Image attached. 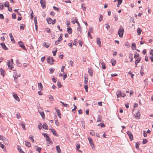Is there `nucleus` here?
<instances>
[{
    "instance_id": "obj_1",
    "label": "nucleus",
    "mask_w": 153,
    "mask_h": 153,
    "mask_svg": "<svg viewBox=\"0 0 153 153\" xmlns=\"http://www.w3.org/2000/svg\"><path fill=\"white\" fill-rule=\"evenodd\" d=\"M42 135H43L45 137H46V141H48V143H47V146H49L50 144H51L52 143V141L51 140V138L49 137V136H48L47 134L43 133Z\"/></svg>"
},
{
    "instance_id": "obj_2",
    "label": "nucleus",
    "mask_w": 153,
    "mask_h": 153,
    "mask_svg": "<svg viewBox=\"0 0 153 153\" xmlns=\"http://www.w3.org/2000/svg\"><path fill=\"white\" fill-rule=\"evenodd\" d=\"M124 32V29L123 27H120L118 30V34L119 36L120 37H122L123 36Z\"/></svg>"
},
{
    "instance_id": "obj_3",
    "label": "nucleus",
    "mask_w": 153,
    "mask_h": 153,
    "mask_svg": "<svg viewBox=\"0 0 153 153\" xmlns=\"http://www.w3.org/2000/svg\"><path fill=\"white\" fill-rule=\"evenodd\" d=\"M53 61H54V60L53 59L52 57H49L47 58V62L51 64H53Z\"/></svg>"
},
{
    "instance_id": "obj_4",
    "label": "nucleus",
    "mask_w": 153,
    "mask_h": 153,
    "mask_svg": "<svg viewBox=\"0 0 153 153\" xmlns=\"http://www.w3.org/2000/svg\"><path fill=\"white\" fill-rule=\"evenodd\" d=\"M18 44L19 46L21 47L22 49L24 50H26V49L25 48V46L23 44V43L21 41H20L18 42Z\"/></svg>"
},
{
    "instance_id": "obj_5",
    "label": "nucleus",
    "mask_w": 153,
    "mask_h": 153,
    "mask_svg": "<svg viewBox=\"0 0 153 153\" xmlns=\"http://www.w3.org/2000/svg\"><path fill=\"white\" fill-rule=\"evenodd\" d=\"M89 143L90 144V145L92 147V149H93L94 148V145L93 143V142L92 140V139L91 138V137H89L88 138Z\"/></svg>"
},
{
    "instance_id": "obj_6",
    "label": "nucleus",
    "mask_w": 153,
    "mask_h": 153,
    "mask_svg": "<svg viewBox=\"0 0 153 153\" xmlns=\"http://www.w3.org/2000/svg\"><path fill=\"white\" fill-rule=\"evenodd\" d=\"M40 3L41 4V6L43 8H44L45 7L46 3L45 0H41L40 1Z\"/></svg>"
},
{
    "instance_id": "obj_7",
    "label": "nucleus",
    "mask_w": 153,
    "mask_h": 153,
    "mask_svg": "<svg viewBox=\"0 0 153 153\" xmlns=\"http://www.w3.org/2000/svg\"><path fill=\"white\" fill-rule=\"evenodd\" d=\"M140 113L139 111H137L135 114L134 115V117L136 119H139L140 117Z\"/></svg>"
},
{
    "instance_id": "obj_8",
    "label": "nucleus",
    "mask_w": 153,
    "mask_h": 153,
    "mask_svg": "<svg viewBox=\"0 0 153 153\" xmlns=\"http://www.w3.org/2000/svg\"><path fill=\"white\" fill-rule=\"evenodd\" d=\"M127 134L128 136H129V137L131 140H132L133 139V136L132 134L131 133V131H128L127 132Z\"/></svg>"
},
{
    "instance_id": "obj_9",
    "label": "nucleus",
    "mask_w": 153,
    "mask_h": 153,
    "mask_svg": "<svg viewBox=\"0 0 153 153\" xmlns=\"http://www.w3.org/2000/svg\"><path fill=\"white\" fill-rule=\"evenodd\" d=\"M7 65L8 66L9 69L11 70H12L13 68V66L12 65V63H11V62L10 61H9L7 62Z\"/></svg>"
},
{
    "instance_id": "obj_10",
    "label": "nucleus",
    "mask_w": 153,
    "mask_h": 153,
    "mask_svg": "<svg viewBox=\"0 0 153 153\" xmlns=\"http://www.w3.org/2000/svg\"><path fill=\"white\" fill-rule=\"evenodd\" d=\"M56 111V112L57 113L58 117L60 118H61V115L60 112V111L59 109H57L56 108H55Z\"/></svg>"
},
{
    "instance_id": "obj_11",
    "label": "nucleus",
    "mask_w": 153,
    "mask_h": 153,
    "mask_svg": "<svg viewBox=\"0 0 153 153\" xmlns=\"http://www.w3.org/2000/svg\"><path fill=\"white\" fill-rule=\"evenodd\" d=\"M97 43L99 45V47H101V42L100 40V39L99 38H97Z\"/></svg>"
},
{
    "instance_id": "obj_12",
    "label": "nucleus",
    "mask_w": 153,
    "mask_h": 153,
    "mask_svg": "<svg viewBox=\"0 0 153 153\" xmlns=\"http://www.w3.org/2000/svg\"><path fill=\"white\" fill-rule=\"evenodd\" d=\"M9 36L11 39V41L13 43H15V41L11 33H10L9 34Z\"/></svg>"
},
{
    "instance_id": "obj_13",
    "label": "nucleus",
    "mask_w": 153,
    "mask_h": 153,
    "mask_svg": "<svg viewBox=\"0 0 153 153\" xmlns=\"http://www.w3.org/2000/svg\"><path fill=\"white\" fill-rule=\"evenodd\" d=\"M116 94L117 95V97H121L122 96V94L121 93V92L120 91H118L116 92Z\"/></svg>"
},
{
    "instance_id": "obj_14",
    "label": "nucleus",
    "mask_w": 153,
    "mask_h": 153,
    "mask_svg": "<svg viewBox=\"0 0 153 153\" xmlns=\"http://www.w3.org/2000/svg\"><path fill=\"white\" fill-rule=\"evenodd\" d=\"M1 45V46L2 48L5 50H8V48L6 47L5 44L4 43H2L0 44Z\"/></svg>"
},
{
    "instance_id": "obj_15",
    "label": "nucleus",
    "mask_w": 153,
    "mask_h": 153,
    "mask_svg": "<svg viewBox=\"0 0 153 153\" xmlns=\"http://www.w3.org/2000/svg\"><path fill=\"white\" fill-rule=\"evenodd\" d=\"M13 96L15 99L18 101H20V99L17 94H13Z\"/></svg>"
},
{
    "instance_id": "obj_16",
    "label": "nucleus",
    "mask_w": 153,
    "mask_h": 153,
    "mask_svg": "<svg viewBox=\"0 0 153 153\" xmlns=\"http://www.w3.org/2000/svg\"><path fill=\"white\" fill-rule=\"evenodd\" d=\"M34 148L36 149V151L38 152L39 153H40V151L41 150V148L36 146H34Z\"/></svg>"
},
{
    "instance_id": "obj_17",
    "label": "nucleus",
    "mask_w": 153,
    "mask_h": 153,
    "mask_svg": "<svg viewBox=\"0 0 153 153\" xmlns=\"http://www.w3.org/2000/svg\"><path fill=\"white\" fill-rule=\"evenodd\" d=\"M88 72L91 76H93V71L92 69H89L88 70Z\"/></svg>"
},
{
    "instance_id": "obj_18",
    "label": "nucleus",
    "mask_w": 153,
    "mask_h": 153,
    "mask_svg": "<svg viewBox=\"0 0 153 153\" xmlns=\"http://www.w3.org/2000/svg\"><path fill=\"white\" fill-rule=\"evenodd\" d=\"M51 130H52L51 131L52 132L54 135H55L56 136H58V134L57 133L56 131L53 128L52 129H51Z\"/></svg>"
},
{
    "instance_id": "obj_19",
    "label": "nucleus",
    "mask_w": 153,
    "mask_h": 153,
    "mask_svg": "<svg viewBox=\"0 0 153 153\" xmlns=\"http://www.w3.org/2000/svg\"><path fill=\"white\" fill-rule=\"evenodd\" d=\"M67 31L69 34H71L72 33V30L69 26H68L67 28Z\"/></svg>"
},
{
    "instance_id": "obj_20",
    "label": "nucleus",
    "mask_w": 153,
    "mask_h": 153,
    "mask_svg": "<svg viewBox=\"0 0 153 153\" xmlns=\"http://www.w3.org/2000/svg\"><path fill=\"white\" fill-rule=\"evenodd\" d=\"M38 85L39 88L40 90H42L43 89V87L41 82L39 83Z\"/></svg>"
},
{
    "instance_id": "obj_21",
    "label": "nucleus",
    "mask_w": 153,
    "mask_h": 153,
    "mask_svg": "<svg viewBox=\"0 0 153 153\" xmlns=\"http://www.w3.org/2000/svg\"><path fill=\"white\" fill-rule=\"evenodd\" d=\"M43 128L45 129H48V126L46 123H44L43 125Z\"/></svg>"
},
{
    "instance_id": "obj_22",
    "label": "nucleus",
    "mask_w": 153,
    "mask_h": 153,
    "mask_svg": "<svg viewBox=\"0 0 153 153\" xmlns=\"http://www.w3.org/2000/svg\"><path fill=\"white\" fill-rule=\"evenodd\" d=\"M56 150L58 153H61V151L59 146H56Z\"/></svg>"
},
{
    "instance_id": "obj_23",
    "label": "nucleus",
    "mask_w": 153,
    "mask_h": 153,
    "mask_svg": "<svg viewBox=\"0 0 153 153\" xmlns=\"http://www.w3.org/2000/svg\"><path fill=\"white\" fill-rule=\"evenodd\" d=\"M47 21L48 24H52V20L51 18H48L47 19Z\"/></svg>"
},
{
    "instance_id": "obj_24",
    "label": "nucleus",
    "mask_w": 153,
    "mask_h": 153,
    "mask_svg": "<svg viewBox=\"0 0 153 153\" xmlns=\"http://www.w3.org/2000/svg\"><path fill=\"white\" fill-rule=\"evenodd\" d=\"M0 71L1 73V74L3 76H4V74H5V72L4 70H3L2 68H1L0 69Z\"/></svg>"
},
{
    "instance_id": "obj_25",
    "label": "nucleus",
    "mask_w": 153,
    "mask_h": 153,
    "mask_svg": "<svg viewBox=\"0 0 153 153\" xmlns=\"http://www.w3.org/2000/svg\"><path fill=\"white\" fill-rule=\"evenodd\" d=\"M132 49L133 50H135L136 49V44L135 43L133 42L132 44Z\"/></svg>"
},
{
    "instance_id": "obj_26",
    "label": "nucleus",
    "mask_w": 153,
    "mask_h": 153,
    "mask_svg": "<svg viewBox=\"0 0 153 153\" xmlns=\"http://www.w3.org/2000/svg\"><path fill=\"white\" fill-rule=\"evenodd\" d=\"M102 120L101 116L100 115H98L97 118V122H100Z\"/></svg>"
},
{
    "instance_id": "obj_27",
    "label": "nucleus",
    "mask_w": 153,
    "mask_h": 153,
    "mask_svg": "<svg viewBox=\"0 0 153 153\" xmlns=\"http://www.w3.org/2000/svg\"><path fill=\"white\" fill-rule=\"evenodd\" d=\"M141 29L140 28H138L137 29V33L138 35H140L141 33Z\"/></svg>"
},
{
    "instance_id": "obj_28",
    "label": "nucleus",
    "mask_w": 153,
    "mask_h": 153,
    "mask_svg": "<svg viewBox=\"0 0 153 153\" xmlns=\"http://www.w3.org/2000/svg\"><path fill=\"white\" fill-rule=\"evenodd\" d=\"M4 7L9 8V3L7 1H6L4 4Z\"/></svg>"
},
{
    "instance_id": "obj_29",
    "label": "nucleus",
    "mask_w": 153,
    "mask_h": 153,
    "mask_svg": "<svg viewBox=\"0 0 153 153\" xmlns=\"http://www.w3.org/2000/svg\"><path fill=\"white\" fill-rule=\"evenodd\" d=\"M0 146L1 148L3 149L4 151L6 150V148L4 145L0 143Z\"/></svg>"
},
{
    "instance_id": "obj_30",
    "label": "nucleus",
    "mask_w": 153,
    "mask_h": 153,
    "mask_svg": "<svg viewBox=\"0 0 153 153\" xmlns=\"http://www.w3.org/2000/svg\"><path fill=\"white\" fill-rule=\"evenodd\" d=\"M60 103H61L63 105L66 107L69 108V105L68 104H65L64 102H62V101H60Z\"/></svg>"
},
{
    "instance_id": "obj_31",
    "label": "nucleus",
    "mask_w": 153,
    "mask_h": 153,
    "mask_svg": "<svg viewBox=\"0 0 153 153\" xmlns=\"http://www.w3.org/2000/svg\"><path fill=\"white\" fill-rule=\"evenodd\" d=\"M44 44L43 46L46 48H48L49 47L50 45L48 43H44Z\"/></svg>"
},
{
    "instance_id": "obj_32",
    "label": "nucleus",
    "mask_w": 153,
    "mask_h": 153,
    "mask_svg": "<svg viewBox=\"0 0 153 153\" xmlns=\"http://www.w3.org/2000/svg\"><path fill=\"white\" fill-rule=\"evenodd\" d=\"M25 145L27 146L28 147H30L31 146V144L29 142H26V141H25Z\"/></svg>"
},
{
    "instance_id": "obj_33",
    "label": "nucleus",
    "mask_w": 153,
    "mask_h": 153,
    "mask_svg": "<svg viewBox=\"0 0 153 153\" xmlns=\"http://www.w3.org/2000/svg\"><path fill=\"white\" fill-rule=\"evenodd\" d=\"M150 58L151 60V61L153 62V54L152 53H151V52H150Z\"/></svg>"
},
{
    "instance_id": "obj_34",
    "label": "nucleus",
    "mask_w": 153,
    "mask_h": 153,
    "mask_svg": "<svg viewBox=\"0 0 153 153\" xmlns=\"http://www.w3.org/2000/svg\"><path fill=\"white\" fill-rule=\"evenodd\" d=\"M101 65H102V68L103 69H105L106 68V66L104 64V63L102 62L101 63Z\"/></svg>"
},
{
    "instance_id": "obj_35",
    "label": "nucleus",
    "mask_w": 153,
    "mask_h": 153,
    "mask_svg": "<svg viewBox=\"0 0 153 153\" xmlns=\"http://www.w3.org/2000/svg\"><path fill=\"white\" fill-rule=\"evenodd\" d=\"M148 142V140L146 139H144L143 140L142 143L143 144H145L146 143Z\"/></svg>"
},
{
    "instance_id": "obj_36",
    "label": "nucleus",
    "mask_w": 153,
    "mask_h": 153,
    "mask_svg": "<svg viewBox=\"0 0 153 153\" xmlns=\"http://www.w3.org/2000/svg\"><path fill=\"white\" fill-rule=\"evenodd\" d=\"M33 137L32 135H30V136L29 137V139L30 140H31V141L33 143L34 141Z\"/></svg>"
},
{
    "instance_id": "obj_37",
    "label": "nucleus",
    "mask_w": 153,
    "mask_h": 153,
    "mask_svg": "<svg viewBox=\"0 0 153 153\" xmlns=\"http://www.w3.org/2000/svg\"><path fill=\"white\" fill-rule=\"evenodd\" d=\"M40 115L43 118L45 117V114L43 112H39Z\"/></svg>"
},
{
    "instance_id": "obj_38",
    "label": "nucleus",
    "mask_w": 153,
    "mask_h": 153,
    "mask_svg": "<svg viewBox=\"0 0 153 153\" xmlns=\"http://www.w3.org/2000/svg\"><path fill=\"white\" fill-rule=\"evenodd\" d=\"M49 99L50 100V101H53L54 100V99L53 98V96H50V97H49Z\"/></svg>"
},
{
    "instance_id": "obj_39",
    "label": "nucleus",
    "mask_w": 153,
    "mask_h": 153,
    "mask_svg": "<svg viewBox=\"0 0 153 153\" xmlns=\"http://www.w3.org/2000/svg\"><path fill=\"white\" fill-rule=\"evenodd\" d=\"M105 25H106V28L108 30H109L110 29V25H108V24H106Z\"/></svg>"
},
{
    "instance_id": "obj_40",
    "label": "nucleus",
    "mask_w": 153,
    "mask_h": 153,
    "mask_svg": "<svg viewBox=\"0 0 153 153\" xmlns=\"http://www.w3.org/2000/svg\"><path fill=\"white\" fill-rule=\"evenodd\" d=\"M12 17L13 19H16V14L15 13H13L12 14Z\"/></svg>"
},
{
    "instance_id": "obj_41",
    "label": "nucleus",
    "mask_w": 153,
    "mask_h": 153,
    "mask_svg": "<svg viewBox=\"0 0 153 153\" xmlns=\"http://www.w3.org/2000/svg\"><path fill=\"white\" fill-rule=\"evenodd\" d=\"M77 39H75L74 40V42L73 43V45H75V46L76 45V44H77Z\"/></svg>"
},
{
    "instance_id": "obj_42",
    "label": "nucleus",
    "mask_w": 153,
    "mask_h": 153,
    "mask_svg": "<svg viewBox=\"0 0 153 153\" xmlns=\"http://www.w3.org/2000/svg\"><path fill=\"white\" fill-rule=\"evenodd\" d=\"M141 57H138L136 61H137V63H139L141 60Z\"/></svg>"
},
{
    "instance_id": "obj_43",
    "label": "nucleus",
    "mask_w": 153,
    "mask_h": 153,
    "mask_svg": "<svg viewBox=\"0 0 153 153\" xmlns=\"http://www.w3.org/2000/svg\"><path fill=\"white\" fill-rule=\"evenodd\" d=\"M20 125L22 126V127L23 129L24 130H26V128L25 125L22 124V123H20Z\"/></svg>"
},
{
    "instance_id": "obj_44",
    "label": "nucleus",
    "mask_w": 153,
    "mask_h": 153,
    "mask_svg": "<svg viewBox=\"0 0 153 153\" xmlns=\"http://www.w3.org/2000/svg\"><path fill=\"white\" fill-rule=\"evenodd\" d=\"M57 85L58 87L59 88H61L62 86V85L61 84L60 82L59 81L57 82Z\"/></svg>"
},
{
    "instance_id": "obj_45",
    "label": "nucleus",
    "mask_w": 153,
    "mask_h": 153,
    "mask_svg": "<svg viewBox=\"0 0 153 153\" xmlns=\"http://www.w3.org/2000/svg\"><path fill=\"white\" fill-rule=\"evenodd\" d=\"M100 16L99 20L100 22H101L103 19V16L102 14H100Z\"/></svg>"
},
{
    "instance_id": "obj_46",
    "label": "nucleus",
    "mask_w": 153,
    "mask_h": 153,
    "mask_svg": "<svg viewBox=\"0 0 153 153\" xmlns=\"http://www.w3.org/2000/svg\"><path fill=\"white\" fill-rule=\"evenodd\" d=\"M4 6L2 3H0V9L2 10L3 9Z\"/></svg>"
},
{
    "instance_id": "obj_47",
    "label": "nucleus",
    "mask_w": 153,
    "mask_h": 153,
    "mask_svg": "<svg viewBox=\"0 0 153 153\" xmlns=\"http://www.w3.org/2000/svg\"><path fill=\"white\" fill-rule=\"evenodd\" d=\"M50 73L52 74L53 72H54V68H51L50 69Z\"/></svg>"
},
{
    "instance_id": "obj_48",
    "label": "nucleus",
    "mask_w": 153,
    "mask_h": 153,
    "mask_svg": "<svg viewBox=\"0 0 153 153\" xmlns=\"http://www.w3.org/2000/svg\"><path fill=\"white\" fill-rule=\"evenodd\" d=\"M17 147L18 149L19 152L22 150V149L21 148L20 146H17Z\"/></svg>"
},
{
    "instance_id": "obj_49",
    "label": "nucleus",
    "mask_w": 153,
    "mask_h": 153,
    "mask_svg": "<svg viewBox=\"0 0 153 153\" xmlns=\"http://www.w3.org/2000/svg\"><path fill=\"white\" fill-rule=\"evenodd\" d=\"M62 34H61V35H60V36L58 39V41L59 42H60L62 39Z\"/></svg>"
},
{
    "instance_id": "obj_50",
    "label": "nucleus",
    "mask_w": 153,
    "mask_h": 153,
    "mask_svg": "<svg viewBox=\"0 0 153 153\" xmlns=\"http://www.w3.org/2000/svg\"><path fill=\"white\" fill-rule=\"evenodd\" d=\"M34 22L35 25H37V19L36 17L34 18Z\"/></svg>"
},
{
    "instance_id": "obj_51",
    "label": "nucleus",
    "mask_w": 153,
    "mask_h": 153,
    "mask_svg": "<svg viewBox=\"0 0 153 153\" xmlns=\"http://www.w3.org/2000/svg\"><path fill=\"white\" fill-rule=\"evenodd\" d=\"M139 54L137 53H136V54H134V58H136V57H139Z\"/></svg>"
},
{
    "instance_id": "obj_52",
    "label": "nucleus",
    "mask_w": 153,
    "mask_h": 153,
    "mask_svg": "<svg viewBox=\"0 0 153 153\" xmlns=\"http://www.w3.org/2000/svg\"><path fill=\"white\" fill-rule=\"evenodd\" d=\"M13 77H14V81H15V82L16 83L17 82V79L18 78V77H17V76H13Z\"/></svg>"
},
{
    "instance_id": "obj_53",
    "label": "nucleus",
    "mask_w": 153,
    "mask_h": 153,
    "mask_svg": "<svg viewBox=\"0 0 153 153\" xmlns=\"http://www.w3.org/2000/svg\"><path fill=\"white\" fill-rule=\"evenodd\" d=\"M118 1V4L119 5H120L122 2V0H117Z\"/></svg>"
},
{
    "instance_id": "obj_54",
    "label": "nucleus",
    "mask_w": 153,
    "mask_h": 153,
    "mask_svg": "<svg viewBox=\"0 0 153 153\" xmlns=\"http://www.w3.org/2000/svg\"><path fill=\"white\" fill-rule=\"evenodd\" d=\"M57 51V49H56V51H53L52 52L53 53V55L54 56H55L56 55V54Z\"/></svg>"
},
{
    "instance_id": "obj_55",
    "label": "nucleus",
    "mask_w": 153,
    "mask_h": 153,
    "mask_svg": "<svg viewBox=\"0 0 153 153\" xmlns=\"http://www.w3.org/2000/svg\"><path fill=\"white\" fill-rule=\"evenodd\" d=\"M88 79H87L85 77V81H84V83L86 84H87L88 82Z\"/></svg>"
},
{
    "instance_id": "obj_56",
    "label": "nucleus",
    "mask_w": 153,
    "mask_h": 153,
    "mask_svg": "<svg viewBox=\"0 0 153 153\" xmlns=\"http://www.w3.org/2000/svg\"><path fill=\"white\" fill-rule=\"evenodd\" d=\"M88 36L89 37H90V38L91 39H92V36L91 35V34L90 33V32H88Z\"/></svg>"
},
{
    "instance_id": "obj_57",
    "label": "nucleus",
    "mask_w": 153,
    "mask_h": 153,
    "mask_svg": "<svg viewBox=\"0 0 153 153\" xmlns=\"http://www.w3.org/2000/svg\"><path fill=\"white\" fill-rule=\"evenodd\" d=\"M65 66H62L61 68V71L63 73L64 72V70L65 69Z\"/></svg>"
},
{
    "instance_id": "obj_58",
    "label": "nucleus",
    "mask_w": 153,
    "mask_h": 153,
    "mask_svg": "<svg viewBox=\"0 0 153 153\" xmlns=\"http://www.w3.org/2000/svg\"><path fill=\"white\" fill-rule=\"evenodd\" d=\"M55 124L57 126H59V123L58 122V121L57 120H55Z\"/></svg>"
},
{
    "instance_id": "obj_59",
    "label": "nucleus",
    "mask_w": 153,
    "mask_h": 153,
    "mask_svg": "<svg viewBox=\"0 0 153 153\" xmlns=\"http://www.w3.org/2000/svg\"><path fill=\"white\" fill-rule=\"evenodd\" d=\"M0 19H4V16L2 14H0Z\"/></svg>"
},
{
    "instance_id": "obj_60",
    "label": "nucleus",
    "mask_w": 153,
    "mask_h": 153,
    "mask_svg": "<svg viewBox=\"0 0 153 153\" xmlns=\"http://www.w3.org/2000/svg\"><path fill=\"white\" fill-rule=\"evenodd\" d=\"M143 136L145 137L147 136V134L145 131H143Z\"/></svg>"
},
{
    "instance_id": "obj_61",
    "label": "nucleus",
    "mask_w": 153,
    "mask_h": 153,
    "mask_svg": "<svg viewBox=\"0 0 153 153\" xmlns=\"http://www.w3.org/2000/svg\"><path fill=\"white\" fill-rule=\"evenodd\" d=\"M82 44H83V42H82V41H79V45L80 46H81V47L82 46Z\"/></svg>"
},
{
    "instance_id": "obj_62",
    "label": "nucleus",
    "mask_w": 153,
    "mask_h": 153,
    "mask_svg": "<svg viewBox=\"0 0 153 153\" xmlns=\"http://www.w3.org/2000/svg\"><path fill=\"white\" fill-rule=\"evenodd\" d=\"M45 56H44L41 58V60L42 62H43L45 60Z\"/></svg>"
},
{
    "instance_id": "obj_63",
    "label": "nucleus",
    "mask_w": 153,
    "mask_h": 153,
    "mask_svg": "<svg viewBox=\"0 0 153 153\" xmlns=\"http://www.w3.org/2000/svg\"><path fill=\"white\" fill-rule=\"evenodd\" d=\"M67 77V74H65L64 75H63V79L64 80Z\"/></svg>"
},
{
    "instance_id": "obj_64",
    "label": "nucleus",
    "mask_w": 153,
    "mask_h": 153,
    "mask_svg": "<svg viewBox=\"0 0 153 153\" xmlns=\"http://www.w3.org/2000/svg\"><path fill=\"white\" fill-rule=\"evenodd\" d=\"M111 63L113 66L115 65L116 63L115 60H114L113 62H111Z\"/></svg>"
}]
</instances>
